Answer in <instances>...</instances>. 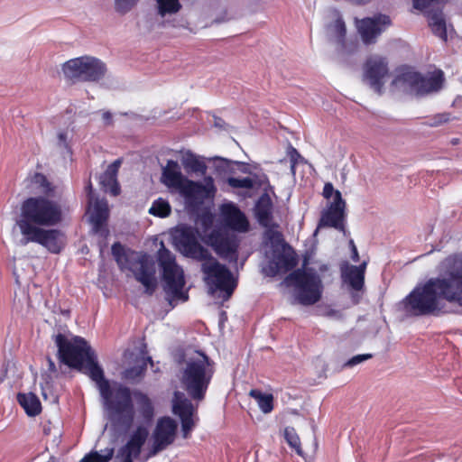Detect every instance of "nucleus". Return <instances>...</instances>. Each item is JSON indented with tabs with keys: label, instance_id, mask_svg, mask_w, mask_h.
Returning <instances> with one entry per match:
<instances>
[{
	"label": "nucleus",
	"instance_id": "a211bd4d",
	"mask_svg": "<svg viewBox=\"0 0 462 462\" xmlns=\"http://www.w3.org/2000/svg\"><path fill=\"white\" fill-rule=\"evenodd\" d=\"M149 436L147 427L139 425L131 434L128 441L118 450L117 457L123 458V462H134L142 451V448Z\"/></svg>",
	"mask_w": 462,
	"mask_h": 462
},
{
	"label": "nucleus",
	"instance_id": "49530a36",
	"mask_svg": "<svg viewBox=\"0 0 462 462\" xmlns=\"http://www.w3.org/2000/svg\"><path fill=\"white\" fill-rule=\"evenodd\" d=\"M57 145L61 148L67 150L69 152H71L69 143L68 141V134L66 132H60L58 134V143Z\"/></svg>",
	"mask_w": 462,
	"mask_h": 462
},
{
	"label": "nucleus",
	"instance_id": "393cba45",
	"mask_svg": "<svg viewBox=\"0 0 462 462\" xmlns=\"http://www.w3.org/2000/svg\"><path fill=\"white\" fill-rule=\"evenodd\" d=\"M138 405V411L143 421L147 424L151 423L154 417V407L152 400L143 393H135Z\"/></svg>",
	"mask_w": 462,
	"mask_h": 462
},
{
	"label": "nucleus",
	"instance_id": "cd10ccee",
	"mask_svg": "<svg viewBox=\"0 0 462 462\" xmlns=\"http://www.w3.org/2000/svg\"><path fill=\"white\" fill-rule=\"evenodd\" d=\"M429 25L432 32L441 38L447 40V27L446 22L441 13H434L429 17Z\"/></svg>",
	"mask_w": 462,
	"mask_h": 462
},
{
	"label": "nucleus",
	"instance_id": "79ce46f5",
	"mask_svg": "<svg viewBox=\"0 0 462 462\" xmlns=\"http://www.w3.org/2000/svg\"><path fill=\"white\" fill-rule=\"evenodd\" d=\"M450 120V115L448 113L438 114L427 123L428 125L435 127Z\"/></svg>",
	"mask_w": 462,
	"mask_h": 462
},
{
	"label": "nucleus",
	"instance_id": "f03ea898",
	"mask_svg": "<svg viewBox=\"0 0 462 462\" xmlns=\"http://www.w3.org/2000/svg\"><path fill=\"white\" fill-rule=\"evenodd\" d=\"M439 275L416 286L402 301L411 317L439 316L446 313L445 303L462 306V255L446 257L438 266Z\"/></svg>",
	"mask_w": 462,
	"mask_h": 462
},
{
	"label": "nucleus",
	"instance_id": "37998d69",
	"mask_svg": "<svg viewBox=\"0 0 462 462\" xmlns=\"http://www.w3.org/2000/svg\"><path fill=\"white\" fill-rule=\"evenodd\" d=\"M373 357L372 354H362V355H356L353 357H351L346 364L345 366L353 367L364 361H366L368 359H371Z\"/></svg>",
	"mask_w": 462,
	"mask_h": 462
},
{
	"label": "nucleus",
	"instance_id": "c9c22d12",
	"mask_svg": "<svg viewBox=\"0 0 462 462\" xmlns=\"http://www.w3.org/2000/svg\"><path fill=\"white\" fill-rule=\"evenodd\" d=\"M115 450L113 448H106L105 454L101 455L97 451L86 455L80 462H108L112 459Z\"/></svg>",
	"mask_w": 462,
	"mask_h": 462
},
{
	"label": "nucleus",
	"instance_id": "09e8293b",
	"mask_svg": "<svg viewBox=\"0 0 462 462\" xmlns=\"http://www.w3.org/2000/svg\"><path fill=\"white\" fill-rule=\"evenodd\" d=\"M435 0H413V7L418 10H424Z\"/></svg>",
	"mask_w": 462,
	"mask_h": 462
},
{
	"label": "nucleus",
	"instance_id": "aec40b11",
	"mask_svg": "<svg viewBox=\"0 0 462 462\" xmlns=\"http://www.w3.org/2000/svg\"><path fill=\"white\" fill-rule=\"evenodd\" d=\"M209 239L211 246L220 257L236 261L238 243L235 238L217 234L211 235Z\"/></svg>",
	"mask_w": 462,
	"mask_h": 462
},
{
	"label": "nucleus",
	"instance_id": "f257e3e1",
	"mask_svg": "<svg viewBox=\"0 0 462 462\" xmlns=\"http://www.w3.org/2000/svg\"><path fill=\"white\" fill-rule=\"evenodd\" d=\"M60 362L82 371L97 383L106 410L111 415L113 426L118 430L128 431L134 422V408L128 387L106 379L97 356L86 339L76 336L72 340L61 333L55 336Z\"/></svg>",
	"mask_w": 462,
	"mask_h": 462
},
{
	"label": "nucleus",
	"instance_id": "9b49d317",
	"mask_svg": "<svg viewBox=\"0 0 462 462\" xmlns=\"http://www.w3.org/2000/svg\"><path fill=\"white\" fill-rule=\"evenodd\" d=\"M402 80L417 95L425 96L439 91L443 87L445 78L441 69H434L427 74L407 71L402 74Z\"/></svg>",
	"mask_w": 462,
	"mask_h": 462
},
{
	"label": "nucleus",
	"instance_id": "39448f33",
	"mask_svg": "<svg viewBox=\"0 0 462 462\" xmlns=\"http://www.w3.org/2000/svg\"><path fill=\"white\" fill-rule=\"evenodd\" d=\"M111 250L117 263L120 264L124 261L129 264V269L134 273L135 280L144 286V292L150 296L152 295L157 288V281L154 263L149 256L146 254H138L134 251L126 254L119 242L113 244Z\"/></svg>",
	"mask_w": 462,
	"mask_h": 462
},
{
	"label": "nucleus",
	"instance_id": "a18cd8bd",
	"mask_svg": "<svg viewBox=\"0 0 462 462\" xmlns=\"http://www.w3.org/2000/svg\"><path fill=\"white\" fill-rule=\"evenodd\" d=\"M339 191L338 189H335L334 186L331 182H326L323 187L322 195L325 199H329L333 197V200L336 199V194Z\"/></svg>",
	"mask_w": 462,
	"mask_h": 462
},
{
	"label": "nucleus",
	"instance_id": "3c124183",
	"mask_svg": "<svg viewBox=\"0 0 462 462\" xmlns=\"http://www.w3.org/2000/svg\"><path fill=\"white\" fill-rule=\"evenodd\" d=\"M350 245H351V258L354 262H358L359 261V254H358V251L356 249V246L355 245L354 242L351 240L350 241Z\"/></svg>",
	"mask_w": 462,
	"mask_h": 462
},
{
	"label": "nucleus",
	"instance_id": "9d476101",
	"mask_svg": "<svg viewBox=\"0 0 462 462\" xmlns=\"http://www.w3.org/2000/svg\"><path fill=\"white\" fill-rule=\"evenodd\" d=\"M198 229L184 226L176 231L174 236L177 249L186 257L204 262L212 259L210 252L199 242Z\"/></svg>",
	"mask_w": 462,
	"mask_h": 462
},
{
	"label": "nucleus",
	"instance_id": "20e7f679",
	"mask_svg": "<svg viewBox=\"0 0 462 462\" xmlns=\"http://www.w3.org/2000/svg\"><path fill=\"white\" fill-rule=\"evenodd\" d=\"M196 357L189 358L180 370V381L191 400L201 402L215 374L213 360L204 352L198 351Z\"/></svg>",
	"mask_w": 462,
	"mask_h": 462
},
{
	"label": "nucleus",
	"instance_id": "ddd939ff",
	"mask_svg": "<svg viewBox=\"0 0 462 462\" xmlns=\"http://www.w3.org/2000/svg\"><path fill=\"white\" fill-rule=\"evenodd\" d=\"M178 424L169 416L158 420L152 433V444L148 452V457H152L165 450L174 443L177 435Z\"/></svg>",
	"mask_w": 462,
	"mask_h": 462
},
{
	"label": "nucleus",
	"instance_id": "ea45409f",
	"mask_svg": "<svg viewBox=\"0 0 462 462\" xmlns=\"http://www.w3.org/2000/svg\"><path fill=\"white\" fill-rule=\"evenodd\" d=\"M140 0H115V9L117 13L125 14L131 11Z\"/></svg>",
	"mask_w": 462,
	"mask_h": 462
},
{
	"label": "nucleus",
	"instance_id": "5701e85b",
	"mask_svg": "<svg viewBox=\"0 0 462 462\" xmlns=\"http://www.w3.org/2000/svg\"><path fill=\"white\" fill-rule=\"evenodd\" d=\"M222 215L226 223L236 230L245 231L248 227V221L245 214L234 204L222 207Z\"/></svg>",
	"mask_w": 462,
	"mask_h": 462
},
{
	"label": "nucleus",
	"instance_id": "e433bc0d",
	"mask_svg": "<svg viewBox=\"0 0 462 462\" xmlns=\"http://www.w3.org/2000/svg\"><path fill=\"white\" fill-rule=\"evenodd\" d=\"M32 183L41 188V191L45 195H50L53 191L51 183L48 180L47 177L40 172L34 173L31 180Z\"/></svg>",
	"mask_w": 462,
	"mask_h": 462
},
{
	"label": "nucleus",
	"instance_id": "1a4fd4ad",
	"mask_svg": "<svg viewBox=\"0 0 462 462\" xmlns=\"http://www.w3.org/2000/svg\"><path fill=\"white\" fill-rule=\"evenodd\" d=\"M62 72L65 79L72 84L97 82L105 77L106 67L97 58L82 56L66 61L62 65Z\"/></svg>",
	"mask_w": 462,
	"mask_h": 462
},
{
	"label": "nucleus",
	"instance_id": "6e6552de",
	"mask_svg": "<svg viewBox=\"0 0 462 462\" xmlns=\"http://www.w3.org/2000/svg\"><path fill=\"white\" fill-rule=\"evenodd\" d=\"M210 184L203 185L184 177L181 173L180 167L176 161L169 160L166 166L162 170V181L170 188L178 189L180 194L189 199H203L210 192L214 193L216 189L209 178Z\"/></svg>",
	"mask_w": 462,
	"mask_h": 462
},
{
	"label": "nucleus",
	"instance_id": "de8ad7c7",
	"mask_svg": "<svg viewBox=\"0 0 462 462\" xmlns=\"http://www.w3.org/2000/svg\"><path fill=\"white\" fill-rule=\"evenodd\" d=\"M291 162V168L293 169L298 162V158L300 157L299 152L292 146H290L288 151Z\"/></svg>",
	"mask_w": 462,
	"mask_h": 462
},
{
	"label": "nucleus",
	"instance_id": "6ab92c4d",
	"mask_svg": "<svg viewBox=\"0 0 462 462\" xmlns=\"http://www.w3.org/2000/svg\"><path fill=\"white\" fill-rule=\"evenodd\" d=\"M109 217V208L106 200L97 199L94 203L93 210L90 214V222L93 226L94 233L99 235L104 239L109 236L107 220Z\"/></svg>",
	"mask_w": 462,
	"mask_h": 462
},
{
	"label": "nucleus",
	"instance_id": "603ef678",
	"mask_svg": "<svg viewBox=\"0 0 462 462\" xmlns=\"http://www.w3.org/2000/svg\"><path fill=\"white\" fill-rule=\"evenodd\" d=\"M86 191L88 198V202L91 204L93 201V188L90 180H88V183L86 186Z\"/></svg>",
	"mask_w": 462,
	"mask_h": 462
},
{
	"label": "nucleus",
	"instance_id": "a19ab883",
	"mask_svg": "<svg viewBox=\"0 0 462 462\" xmlns=\"http://www.w3.org/2000/svg\"><path fill=\"white\" fill-rule=\"evenodd\" d=\"M333 31L337 37L338 42L343 43L346 32V24L345 22L341 17H338L334 24H333Z\"/></svg>",
	"mask_w": 462,
	"mask_h": 462
},
{
	"label": "nucleus",
	"instance_id": "7ed1b4c3",
	"mask_svg": "<svg viewBox=\"0 0 462 462\" xmlns=\"http://www.w3.org/2000/svg\"><path fill=\"white\" fill-rule=\"evenodd\" d=\"M16 225L22 235L21 244L36 243L51 254H60L66 245V236L60 229H45L62 221L59 203L46 197H30L21 204Z\"/></svg>",
	"mask_w": 462,
	"mask_h": 462
},
{
	"label": "nucleus",
	"instance_id": "a878e982",
	"mask_svg": "<svg viewBox=\"0 0 462 462\" xmlns=\"http://www.w3.org/2000/svg\"><path fill=\"white\" fill-rule=\"evenodd\" d=\"M366 263L359 266H351L346 273V279L349 285L356 291H360L365 283V269Z\"/></svg>",
	"mask_w": 462,
	"mask_h": 462
},
{
	"label": "nucleus",
	"instance_id": "2f4dec72",
	"mask_svg": "<svg viewBox=\"0 0 462 462\" xmlns=\"http://www.w3.org/2000/svg\"><path fill=\"white\" fill-rule=\"evenodd\" d=\"M147 362L152 365V359L151 356H148L146 361H143L142 365L127 368L124 373L125 378L127 380H136L142 378L146 372Z\"/></svg>",
	"mask_w": 462,
	"mask_h": 462
},
{
	"label": "nucleus",
	"instance_id": "2eb2a0df",
	"mask_svg": "<svg viewBox=\"0 0 462 462\" xmlns=\"http://www.w3.org/2000/svg\"><path fill=\"white\" fill-rule=\"evenodd\" d=\"M346 201L343 199L341 192L337 191L336 199L323 210L319 221L318 227H333L337 230H344Z\"/></svg>",
	"mask_w": 462,
	"mask_h": 462
},
{
	"label": "nucleus",
	"instance_id": "f8f14e48",
	"mask_svg": "<svg viewBox=\"0 0 462 462\" xmlns=\"http://www.w3.org/2000/svg\"><path fill=\"white\" fill-rule=\"evenodd\" d=\"M201 271L219 291L226 292L227 297L232 295L236 287V282L226 265L221 264L212 256V259L202 263Z\"/></svg>",
	"mask_w": 462,
	"mask_h": 462
},
{
	"label": "nucleus",
	"instance_id": "f704fd0d",
	"mask_svg": "<svg viewBox=\"0 0 462 462\" xmlns=\"http://www.w3.org/2000/svg\"><path fill=\"white\" fill-rule=\"evenodd\" d=\"M100 184L103 186L106 191L108 190L114 196L119 195L120 186L117 179H115L114 177L104 172L100 176Z\"/></svg>",
	"mask_w": 462,
	"mask_h": 462
},
{
	"label": "nucleus",
	"instance_id": "473e14b6",
	"mask_svg": "<svg viewBox=\"0 0 462 462\" xmlns=\"http://www.w3.org/2000/svg\"><path fill=\"white\" fill-rule=\"evenodd\" d=\"M284 438H285L288 445L291 448H293L298 455L302 456L303 451L301 449L300 439L293 427H286L285 428Z\"/></svg>",
	"mask_w": 462,
	"mask_h": 462
},
{
	"label": "nucleus",
	"instance_id": "4be33fe9",
	"mask_svg": "<svg viewBox=\"0 0 462 462\" xmlns=\"http://www.w3.org/2000/svg\"><path fill=\"white\" fill-rule=\"evenodd\" d=\"M273 201L268 194H263L256 201L254 214L258 223L263 227H278L273 222Z\"/></svg>",
	"mask_w": 462,
	"mask_h": 462
},
{
	"label": "nucleus",
	"instance_id": "c85d7f7f",
	"mask_svg": "<svg viewBox=\"0 0 462 462\" xmlns=\"http://www.w3.org/2000/svg\"><path fill=\"white\" fill-rule=\"evenodd\" d=\"M156 5L158 14L162 17L177 14L182 7L180 0H156Z\"/></svg>",
	"mask_w": 462,
	"mask_h": 462
},
{
	"label": "nucleus",
	"instance_id": "f3484780",
	"mask_svg": "<svg viewBox=\"0 0 462 462\" xmlns=\"http://www.w3.org/2000/svg\"><path fill=\"white\" fill-rule=\"evenodd\" d=\"M172 411L180 419L183 438H189L195 426L193 420L195 408L191 401L184 397L182 393L176 392L172 402Z\"/></svg>",
	"mask_w": 462,
	"mask_h": 462
},
{
	"label": "nucleus",
	"instance_id": "423d86ee",
	"mask_svg": "<svg viewBox=\"0 0 462 462\" xmlns=\"http://www.w3.org/2000/svg\"><path fill=\"white\" fill-rule=\"evenodd\" d=\"M287 286L294 288L295 300L303 306L314 305L322 296V281L312 268H298L284 279Z\"/></svg>",
	"mask_w": 462,
	"mask_h": 462
},
{
	"label": "nucleus",
	"instance_id": "4468645a",
	"mask_svg": "<svg viewBox=\"0 0 462 462\" xmlns=\"http://www.w3.org/2000/svg\"><path fill=\"white\" fill-rule=\"evenodd\" d=\"M389 76V68L386 58L379 55L368 57L364 64V80L376 93L382 94L385 78Z\"/></svg>",
	"mask_w": 462,
	"mask_h": 462
},
{
	"label": "nucleus",
	"instance_id": "dca6fc26",
	"mask_svg": "<svg viewBox=\"0 0 462 462\" xmlns=\"http://www.w3.org/2000/svg\"><path fill=\"white\" fill-rule=\"evenodd\" d=\"M390 24L391 19L385 14H378L373 18L356 19L357 30L365 44L375 42L376 38Z\"/></svg>",
	"mask_w": 462,
	"mask_h": 462
},
{
	"label": "nucleus",
	"instance_id": "4c0bfd02",
	"mask_svg": "<svg viewBox=\"0 0 462 462\" xmlns=\"http://www.w3.org/2000/svg\"><path fill=\"white\" fill-rule=\"evenodd\" d=\"M226 183L233 189H252L254 185L255 181L249 178H235V177H228L226 179Z\"/></svg>",
	"mask_w": 462,
	"mask_h": 462
},
{
	"label": "nucleus",
	"instance_id": "412c9836",
	"mask_svg": "<svg viewBox=\"0 0 462 462\" xmlns=\"http://www.w3.org/2000/svg\"><path fill=\"white\" fill-rule=\"evenodd\" d=\"M298 264V259L293 251L288 253H280L275 260L270 261L268 266L264 269L267 276L274 277L281 271L289 272L293 270Z\"/></svg>",
	"mask_w": 462,
	"mask_h": 462
},
{
	"label": "nucleus",
	"instance_id": "7c9ffc66",
	"mask_svg": "<svg viewBox=\"0 0 462 462\" xmlns=\"http://www.w3.org/2000/svg\"><path fill=\"white\" fill-rule=\"evenodd\" d=\"M183 165L194 172L204 174L207 171L206 163L192 152H188L183 158Z\"/></svg>",
	"mask_w": 462,
	"mask_h": 462
},
{
	"label": "nucleus",
	"instance_id": "c03bdc74",
	"mask_svg": "<svg viewBox=\"0 0 462 462\" xmlns=\"http://www.w3.org/2000/svg\"><path fill=\"white\" fill-rule=\"evenodd\" d=\"M122 162H123V160L121 158L116 159L111 164H109L107 166V168L105 171V172L107 175H110V176L114 177L115 179H117V174H118L119 168H120Z\"/></svg>",
	"mask_w": 462,
	"mask_h": 462
},
{
	"label": "nucleus",
	"instance_id": "b1692460",
	"mask_svg": "<svg viewBox=\"0 0 462 462\" xmlns=\"http://www.w3.org/2000/svg\"><path fill=\"white\" fill-rule=\"evenodd\" d=\"M17 401L27 415L34 417L41 413L42 404L36 394L32 393H18Z\"/></svg>",
	"mask_w": 462,
	"mask_h": 462
},
{
	"label": "nucleus",
	"instance_id": "864d4df0",
	"mask_svg": "<svg viewBox=\"0 0 462 462\" xmlns=\"http://www.w3.org/2000/svg\"><path fill=\"white\" fill-rule=\"evenodd\" d=\"M48 363H49V370L51 372H55L56 371V366H55L54 362L51 358H49L48 359Z\"/></svg>",
	"mask_w": 462,
	"mask_h": 462
},
{
	"label": "nucleus",
	"instance_id": "72a5a7b5",
	"mask_svg": "<svg viewBox=\"0 0 462 462\" xmlns=\"http://www.w3.org/2000/svg\"><path fill=\"white\" fill-rule=\"evenodd\" d=\"M221 165L218 167L226 171L234 173L236 171H239L242 173H250V169L247 163L241 162H232L226 159H220Z\"/></svg>",
	"mask_w": 462,
	"mask_h": 462
},
{
	"label": "nucleus",
	"instance_id": "58836bf2",
	"mask_svg": "<svg viewBox=\"0 0 462 462\" xmlns=\"http://www.w3.org/2000/svg\"><path fill=\"white\" fill-rule=\"evenodd\" d=\"M266 231L264 233L265 237L269 240L273 245H286L284 243L283 236L282 232L275 230V227H265Z\"/></svg>",
	"mask_w": 462,
	"mask_h": 462
},
{
	"label": "nucleus",
	"instance_id": "c756f323",
	"mask_svg": "<svg viewBox=\"0 0 462 462\" xmlns=\"http://www.w3.org/2000/svg\"><path fill=\"white\" fill-rule=\"evenodd\" d=\"M149 213L154 217L163 218L171 215V208L166 199L159 198L152 202V207L149 208Z\"/></svg>",
	"mask_w": 462,
	"mask_h": 462
},
{
	"label": "nucleus",
	"instance_id": "bb28decb",
	"mask_svg": "<svg viewBox=\"0 0 462 462\" xmlns=\"http://www.w3.org/2000/svg\"><path fill=\"white\" fill-rule=\"evenodd\" d=\"M249 395L254 398L263 413H269L273 410V396L271 393H263L258 389H252Z\"/></svg>",
	"mask_w": 462,
	"mask_h": 462
},
{
	"label": "nucleus",
	"instance_id": "0eeeda50",
	"mask_svg": "<svg viewBox=\"0 0 462 462\" xmlns=\"http://www.w3.org/2000/svg\"><path fill=\"white\" fill-rule=\"evenodd\" d=\"M157 260L162 272L164 291L171 296L169 300L170 304L173 307L174 300L187 301L189 295L188 292L183 291L185 286L183 270L177 264L175 256L162 243L158 250Z\"/></svg>",
	"mask_w": 462,
	"mask_h": 462
},
{
	"label": "nucleus",
	"instance_id": "8fccbe9b",
	"mask_svg": "<svg viewBox=\"0 0 462 462\" xmlns=\"http://www.w3.org/2000/svg\"><path fill=\"white\" fill-rule=\"evenodd\" d=\"M102 119L106 125H113V116L109 111H106L102 114Z\"/></svg>",
	"mask_w": 462,
	"mask_h": 462
}]
</instances>
